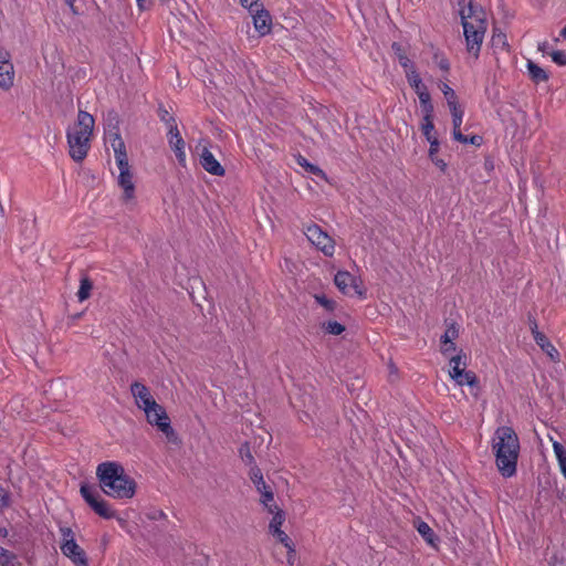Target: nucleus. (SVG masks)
I'll list each match as a JSON object with an SVG mask.
<instances>
[{"instance_id": "16", "label": "nucleus", "mask_w": 566, "mask_h": 566, "mask_svg": "<svg viewBox=\"0 0 566 566\" xmlns=\"http://www.w3.org/2000/svg\"><path fill=\"white\" fill-rule=\"evenodd\" d=\"M200 165L207 172L213 176L222 177L226 174L224 168L206 147L202 149L200 155Z\"/></svg>"}, {"instance_id": "47", "label": "nucleus", "mask_w": 566, "mask_h": 566, "mask_svg": "<svg viewBox=\"0 0 566 566\" xmlns=\"http://www.w3.org/2000/svg\"><path fill=\"white\" fill-rule=\"evenodd\" d=\"M431 161L441 170V171H446L447 169V163L439 158L438 156H434V159H431Z\"/></svg>"}, {"instance_id": "33", "label": "nucleus", "mask_w": 566, "mask_h": 566, "mask_svg": "<svg viewBox=\"0 0 566 566\" xmlns=\"http://www.w3.org/2000/svg\"><path fill=\"white\" fill-rule=\"evenodd\" d=\"M158 116L159 119L165 123L168 129L172 128V126H177L176 118L170 115V113L163 105L158 107Z\"/></svg>"}, {"instance_id": "35", "label": "nucleus", "mask_w": 566, "mask_h": 566, "mask_svg": "<svg viewBox=\"0 0 566 566\" xmlns=\"http://www.w3.org/2000/svg\"><path fill=\"white\" fill-rule=\"evenodd\" d=\"M323 328L331 335H339L345 331V326L336 321H328L324 323Z\"/></svg>"}, {"instance_id": "54", "label": "nucleus", "mask_w": 566, "mask_h": 566, "mask_svg": "<svg viewBox=\"0 0 566 566\" xmlns=\"http://www.w3.org/2000/svg\"><path fill=\"white\" fill-rule=\"evenodd\" d=\"M559 468L564 476L566 478V459L558 461Z\"/></svg>"}, {"instance_id": "32", "label": "nucleus", "mask_w": 566, "mask_h": 566, "mask_svg": "<svg viewBox=\"0 0 566 566\" xmlns=\"http://www.w3.org/2000/svg\"><path fill=\"white\" fill-rule=\"evenodd\" d=\"M0 565L1 566H17V556L0 546Z\"/></svg>"}, {"instance_id": "17", "label": "nucleus", "mask_w": 566, "mask_h": 566, "mask_svg": "<svg viewBox=\"0 0 566 566\" xmlns=\"http://www.w3.org/2000/svg\"><path fill=\"white\" fill-rule=\"evenodd\" d=\"M536 345L549 357L552 361H559L560 355L548 337L542 332H536L534 338Z\"/></svg>"}, {"instance_id": "26", "label": "nucleus", "mask_w": 566, "mask_h": 566, "mask_svg": "<svg viewBox=\"0 0 566 566\" xmlns=\"http://www.w3.org/2000/svg\"><path fill=\"white\" fill-rule=\"evenodd\" d=\"M417 531L428 544L434 545L437 537L433 530L429 526L428 523L419 521L417 523Z\"/></svg>"}, {"instance_id": "11", "label": "nucleus", "mask_w": 566, "mask_h": 566, "mask_svg": "<svg viewBox=\"0 0 566 566\" xmlns=\"http://www.w3.org/2000/svg\"><path fill=\"white\" fill-rule=\"evenodd\" d=\"M334 283L345 295L355 293L364 296V292L359 289V280L348 271H338L334 276Z\"/></svg>"}, {"instance_id": "57", "label": "nucleus", "mask_w": 566, "mask_h": 566, "mask_svg": "<svg viewBox=\"0 0 566 566\" xmlns=\"http://www.w3.org/2000/svg\"><path fill=\"white\" fill-rule=\"evenodd\" d=\"M560 35L566 40V25L560 31Z\"/></svg>"}, {"instance_id": "28", "label": "nucleus", "mask_w": 566, "mask_h": 566, "mask_svg": "<svg viewBox=\"0 0 566 566\" xmlns=\"http://www.w3.org/2000/svg\"><path fill=\"white\" fill-rule=\"evenodd\" d=\"M272 514H273V517H272V520L270 521V524H269V531H270L271 534L280 531L282 524L285 521V513H284L283 510L276 509V510H274V512Z\"/></svg>"}, {"instance_id": "41", "label": "nucleus", "mask_w": 566, "mask_h": 566, "mask_svg": "<svg viewBox=\"0 0 566 566\" xmlns=\"http://www.w3.org/2000/svg\"><path fill=\"white\" fill-rule=\"evenodd\" d=\"M553 450L557 458V461H560V459H563V460L566 459V450L559 442L553 443Z\"/></svg>"}, {"instance_id": "25", "label": "nucleus", "mask_w": 566, "mask_h": 566, "mask_svg": "<svg viewBox=\"0 0 566 566\" xmlns=\"http://www.w3.org/2000/svg\"><path fill=\"white\" fill-rule=\"evenodd\" d=\"M459 386L478 387L479 380L476 375L471 370H462L461 375L451 377Z\"/></svg>"}, {"instance_id": "5", "label": "nucleus", "mask_w": 566, "mask_h": 566, "mask_svg": "<svg viewBox=\"0 0 566 566\" xmlns=\"http://www.w3.org/2000/svg\"><path fill=\"white\" fill-rule=\"evenodd\" d=\"M60 533L62 536L60 545L62 554L70 558L76 566H88L86 553L77 545L72 528L69 526H61Z\"/></svg>"}, {"instance_id": "10", "label": "nucleus", "mask_w": 566, "mask_h": 566, "mask_svg": "<svg viewBox=\"0 0 566 566\" xmlns=\"http://www.w3.org/2000/svg\"><path fill=\"white\" fill-rule=\"evenodd\" d=\"M405 75L410 87L415 91L419 98L420 107L426 108L433 106L428 87L423 84L416 67L405 73Z\"/></svg>"}, {"instance_id": "29", "label": "nucleus", "mask_w": 566, "mask_h": 566, "mask_svg": "<svg viewBox=\"0 0 566 566\" xmlns=\"http://www.w3.org/2000/svg\"><path fill=\"white\" fill-rule=\"evenodd\" d=\"M93 284L87 276H83L80 281V289L77 291V298L80 302L87 300L91 295Z\"/></svg>"}, {"instance_id": "38", "label": "nucleus", "mask_w": 566, "mask_h": 566, "mask_svg": "<svg viewBox=\"0 0 566 566\" xmlns=\"http://www.w3.org/2000/svg\"><path fill=\"white\" fill-rule=\"evenodd\" d=\"M240 454H241L242 460L247 464H249V465L254 464V458H253V455H252V453L250 451L249 444H244L243 447H241Z\"/></svg>"}, {"instance_id": "53", "label": "nucleus", "mask_w": 566, "mask_h": 566, "mask_svg": "<svg viewBox=\"0 0 566 566\" xmlns=\"http://www.w3.org/2000/svg\"><path fill=\"white\" fill-rule=\"evenodd\" d=\"M65 3L70 7L71 11L76 14L75 0H65Z\"/></svg>"}, {"instance_id": "45", "label": "nucleus", "mask_w": 566, "mask_h": 566, "mask_svg": "<svg viewBox=\"0 0 566 566\" xmlns=\"http://www.w3.org/2000/svg\"><path fill=\"white\" fill-rule=\"evenodd\" d=\"M441 91H442V93H443V95H444L446 99H448V98H453V97H455V96H457V95H455V92L453 91V88H451L447 83H443V84L441 85Z\"/></svg>"}, {"instance_id": "4", "label": "nucleus", "mask_w": 566, "mask_h": 566, "mask_svg": "<svg viewBox=\"0 0 566 566\" xmlns=\"http://www.w3.org/2000/svg\"><path fill=\"white\" fill-rule=\"evenodd\" d=\"M93 128L94 117L85 111H80L75 124L66 130L69 154L73 160L81 163L87 156Z\"/></svg>"}, {"instance_id": "34", "label": "nucleus", "mask_w": 566, "mask_h": 566, "mask_svg": "<svg viewBox=\"0 0 566 566\" xmlns=\"http://www.w3.org/2000/svg\"><path fill=\"white\" fill-rule=\"evenodd\" d=\"M459 336V328L455 323H451L447 326L444 334L441 336V343L453 342Z\"/></svg>"}, {"instance_id": "9", "label": "nucleus", "mask_w": 566, "mask_h": 566, "mask_svg": "<svg viewBox=\"0 0 566 566\" xmlns=\"http://www.w3.org/2000/svg\"><path fill=\"white\" fill-rule=\"evenodd\" d=\"M117 168L119 170V175L117 177V182L119 187L124 190L125 200H130L135 195V185L133 181V172L130 171L128 157H119L115 158Z\"/></svg>"}, {"instance_id": "44", "label": "nucleus", "mask_w": 566, "mask_h": 566, "mask_svg": "<svg viewBox=\"0 0 566 566\" xmlns=\"http://www.w3.org/2000/svg\"><path fill=\"white\" fill-rule=\"evenodd\" d=\"M10 504V499L8 492L0 484V509L8 507Z\"/></svg>"}, {"instance_id": "50", "label": "nucleus", "mask_w": 566, "mask_h": 566, "mask_svg": "<svg viewBox=\"0 0 566 566\" xmlns=\"http://www.w3.org/2000/svg\"><path fill=\"white\" fill-rule=\"evenodd\" d=\"M136 2H137L138 8L142 10L149 9L151 6L150 0H136Z\"/></svg>"}, {"instance_id": "15", "label": "nucleus", "mask_w": 566, "mask_h": 566, "mask_svg": "<svg viewBox=\"0 0 566 566\" xmlns=\"http://www.w3.org/2000/svg\"><path fill=\"white\" fill-rule=\"evenodd\" d=\"M253 25L256 32L260 35H266L271 32L272 28V19L270 13L264 9V7H260L258 10L253 11Z\"/></svg>"}, {"instance_id": "40", "label": "nucleus", "mask_w": 566, "mask_h": 566, "mask_svg": "<svg viewBox=\"0 0 566 566\" xmlns=\"http://www.w3.org/2000/svg\"><path fill=\"white\" fill-rule=\"evenodd\" d=\"M552 60L559 66L566 65V53L564 51H553L551 53Z\"/></svg>"}, {"instance_id": "8", "label": "nucleus", "mask_w": 566, "mask_h": 566, "mask_svg": "<svg viewBox=\"0 0 566 566\" xmlns=\"http://www.w3.org/2000/svg\"><path fill=\"white\" fill-rule=\"evenodd\" d=\"M304 234L308 241L322 251L326 256H333L335 252V241L328 235L327 232L317 224H310L306 227Z\"/></svg>"}, {"instance_id": "21", "label": "nucleus", "mask_w": 566, "mask_h": 566, "mask_svg": "<svg viewBox=\"0 0 566 566\" xmlns=\"http://www.w3.org/2000/svg\"><path fill=\"white\" fill-rule=\"evenodd\" d=\"M391 50L394 51L395 55L397 56L399 64L403 69L405 73H407L408 71L416 67L413 62L406 55L400 43L394 42L391 44Z\"/></svg>"}, {"instance_id": "18", "label": "nucleus", "mask_w": 566, "mask_h": 566, "mask_svg": "<svg viewBox=\"0 0 566 566\" xmlns=\"http://www.w3.org/2000/svg\"><path fill=\"white\" fill-rule=\"evenodd\" d=\"M421 112H422L421 130H422L424 138L427 139V142L436 139L437 136L433 134V130H434V125H433L434 108H433V106L421 108Z\"/></svg>"}, {"instance_id": "48", "label": "nucleus", "mask_w": 566, "mask_h": 566, "mask_svg": "<svg viewBox=\"0 0 566 566\" xmlns=\"http://www.w3.org/2000/svg\"><path fill=\"white\" fill-rule=\"evenodd\" d=\"M281 544L284 545V547L287 548L289 553H294L295 549H294V544L292 542V539L286 535L285 538L283 541H281Z\"/></svg>"}, {"instance_id": "52", "label": "nucleus", "mask_w": 566, "mask_h": 566, "mask_svg": "<svg viewBox=\"0 0 566 566\" xmlns=\"http://www.w3.org/2000/svg\"><path fill=\"white\" fill-rule=\"evenodd\" d=\"M272 535L281 543V541H283L287 534L284 531L280 530L273 533Z\"/></svg>"}, {"instance_id": "39", "label": "nucleus", "mask_w": 566, "mask_h": 566, "mask_svg": "<svg viewBox=\"0 0 566 566\" xmlns=\"http://www.w3.org/2000/svg\"><path fill=\"white\" fill-rule=\"evenodd\" d=\"M240 3L243 8L248 9L250 13L263 6L260 0H240Z\"/></svg>"}, {"instance_id": "1", "label": "nucleus", "mask_w": 566, "mask_h": 566, "mask_svg": "<svg viewBox=\"0 0 566 566\" xmlns=\"http://www.w3.org/2000/svg\"><path fill=\"white\" fill-rule=\"evenodd\" d=\"M520 439L512 427H499L492 438V451L500 474L507 479L516 474Z\"/></svg>"}, {"instance_id": "31", "label": "nucleus", "mask_w": 566, "mask_h": 566, "mask_svg": "<svg viewBox=\"0 0 566 566\" xmlns=\"http://www.w3.org/2000/svg\"><path fill=\"white\" fill-rule=\"evenodd\" d=\"M261 503L268 509L269 513H273L274 510L279 509L276 504H274V495L270 486H266V489H263V492H260Z\"/></svg>"}, {"instance_id": "27", "label": "nucleus", "mask_w": 566, "mask_h": 566, "mask_svg": "<svg viewBox=\"0 0 566 566\" xmlns=\"http://www.w3.org/2000/svg\"><path fill=\"white\" fill-rule=\"evenodd\" d=\"M452 136L455 140L462 143V144H470L474 146H481L483 138L480 135H472V136H465L461 133L460 129H457L455 132H452Z\"/></svg>"}, {"instance_id": "7", "label": "nucleus", "mask_w": 566, "mask_h": 566, "mask_svg": "<svg viewBox=\"0 0 566 566\" xmlns=\"http://www.w3.org/2000/svg\"><path fill=\"white\" fill-rule=\"evenodd\" d=\"M145 412L147 422L151 426L157 427L168 439L175 436V431L171 427L170 419L163 406L157 402L142 409Z\"/></svg>"}, {"instance_id": "20", "label": "nucleus", "mask_w": 566, "mask_h": 566, "mask_svg": "<svg viewBox=\"0 0 566 566\" xmlns=\"http://www.w3.org/2000/svg\"><path fill=\"white\" fill-rule=\"evenodd\" d=\"M449 365H450V370H449L450 377L461 375V371L464 370L467 367V355L463 354L462 350H460L459 354H457L450 358Z\"/></svg>"}, {"instance_id": "56", "label": "nucleus", "mask_w": 566, "mask_h": 566, "mask_svg": "<svg viewBox=\"0 0 566 566\" xmlns=\"http://www.w3.org/2000/svg\"><path fill=\"white\" fill-rule=\"evenodd\" d=\"M547 45H548V43H547V42L541 43V44L538 45V49H539L542 52H545V50H546V46H547Z\"/></svg>"}, {"instance_id": "6", "label": "nucleus", "mask_w": 566, "mask_h": 566, "mask_svg": "<svg viewBox=\"0 0 566 566\" xmlns=\"http://www.w3.org/2000/svg\"><path fill=\"white\" fill-rule=\"evenodd\" d=\"M80 492L84 501L97 515L106 520L115 516V512L108 506L107 502L101 497L95 486L84 483L81 485Z\"/></svg>"}, {"instance_id": "3", "label": "nucleus", "mask_w": 566, "mask_h": 566, "mask_svg": "<svg viewBox=\"0 0 566 566\" xmlns=\"http://www.w3.org/2000/svg\"><path fill=\"white\" fill-rule=\"evenodd\" d=\"M458 4L467 49L478 57L486 31L485 12L472 0H459Z\"/></svg>"}, {"instance_id": "37", "label": "nucleus", "mask_w": 566, "mask_h": 566, "mask_svg": "<svg viewBox=\"0 0 566 566\" xmlns=\"http://www.w3.org/2000/svg\"><path fill=\"white\" fill-rule=\"evenodd\" d=\"M450 113L452 116V125H453L452 132H455L457 129H460V127L462 125L464 113H463L462 108H459L457 111H451Z\"/></svg>"}, {"instance_id": "43", "label": "nucleus", "mask_w": 566, "mask_h": 566, "mask_svg": "<svg viewBox=\"0 0 566 566\" xmlns=\"http://www.w3.org/2000/svg\"><path fill=\"white\" fill-rule=\"evenodd\" d=\"M457 352V345L454 342L450 343H441V353L444 356H448L451 353Z\"/></svg>"}, {"instance_id": "19", "label": "nucleus", "mask_w": 566, "mask_h": 566, "mask_svg": "<svg viewBox=\"0 0 566 566\" xmlns=\"http://www.w3.org/2000/svg\"><path fill=\"white\" fill-rule=\"evenodd\" d=\"M449 365H450V370H449L450 377L461 375V371L464 370L467 367V355L463 354L462 350H460L459 354H457L450 358Z\"/></svg>"}, {"instance_id": "51", "label": "nucleus", "mask_w": 566, "mask_h": 566, "mask_svg": "<svg viewBox=\"0 0 566 566\" xmlns=\"http://www.w3.org/2000/svg\"><path fill=\"white\" fill-rule=\"evenodd\" d=\"M530 327H531L533 338H535L536 332H539V331H538L537 322L534 318L530 319Z\"/></svg>"}, {"instance_id": "14", "label": "nucleus", "mask_w": 566, "mask_h": 566, "mask_svg": "<svg viewBox=\"0 0 566 566\" xmlns=\"http://www.w3.org/2000/svg\"><path fill=\"white\" fill-rule=\"evenodd\" d=\"M105 142L112 147L115 158L127 156L126 146L117 126L105 130Z\"/></svg>"}, {"instance_id": "55", "label": "nucleus", "mask_w": 566, "mask_h": 566, "mask_svg": "<svg viewBox=\"0 0 566 566\" xmlns=\"http://www.w3.org/2000/svg\"><path fill=\"white\" fill-rule=\"evenodd\" d=\"M9 534L8 530L6 527H0V536L7 537Z\"/></svg>"}, {"instance_id": "12", "label": "nucleus", "mask_w": 566, "mask_h": 566, "mask_svg": "<svg viewBox=\"0 0 566 566\" xmlns=\"http://www.w3.org/2000/svg\"><path fill=\"white\" fill-rule=\"evenodd\" d=\"M167 136H168L169 146L174 150L178 163L181 166H186V151H185L186 144L179 133L178 126H172V128L168 129Z\"/></svg>"}, {"instance_id": "59", "label": "nucleus", "mask_w": 566, "mask_h": 566, "mask_svg": "<svg viewBox=\"0 0 566 566\" xmlns=\"http://www.w3.org/2000/svg\"><path fill=\"white\" fill-rule=\"evenodd\" d=\"M441 67L448 69V65H446V63H442Z\"/></svg>"}, {"instance_id": "13", "label": "nucleus", "mask_w": 566, "mask_h": 566, "mask_svg": "<svg viewBox=\"0 0 566 566\" xmlns=\"http://www.w3.org/2000/svg\"><path fill=\"white\" fill-rule=\"evenodd\" d=\"M130 392L135 399L136 406L139 409L147 408L156 402L155 398L150 394L149 388L139 381H134L130 385Z\"/></svg>"}, {"instance_id": "36", "label": "nucleus", "mask_w": 566, "mask_h": 566, "mask_svg": "<svg viewBox=\"0 0 566 566\" xmlns=\"http://www.w3.org/2000/svg\"><path fill=\"white\" fill-rule=\"evenodd\" d=\"M315 301L323 306L327 312H334L336 308V302L328 298L324 294H315L314 295Z\"/></svg>"}, {"instance_id": "23", "label": "nucleus", "mask_w": 566, "mask_h": 566, "mask_svg": "<svg viewBox=\"0 0 566 566\" xmlns=\"http://www.w3.org/2000/svg\"><path fill=\"white\" fill-rule=\"evenodd\" d=\"M14 71L12 64L0 65V87L9 90L13 85Z\"/></svg>"}, {"instance_id": "58", "label": "nucleus", "mask_w": 566, "mask_h": 566, "mask_svg": "<svg viewBox=\"0 0 566 566\" xmlns=\"http://www.w3.org/2000/svg\"><path fill=\"white\" fill-rule=\"evenodd\" d=\"M441 67L448 69V65H446V63H442Z\"/></svg>"}, {"instance_id": "22", "label": "nucleus", "mask_w": 566, "mask_h": 566, "mask_svg": "<svg viewBox=\"0 0 566 566\" xmlns=\"http://www.w3.org/2000/svg\"><path fill=\"white\" fill-rule=\"evenodd\" d=\"M296 163L302 167L304 168L308 174H312L318 178H321L322 180H325V181H328V178H327V175L325 174L324 170H322L318 166L310 163L305 157H303L302 155H298L296 157Z\"/></svg>"}, {"instance_id": "30", "label": "nucleus", "mask_w": 566, "mask_h": 566, "mask_svg": "<svg viewBox=\"0 0 566 566\" xmlns=\"http://www.w3.org/2000/svg\"><path fill=\"white\" fill-rule=\"evenodd\" d=\"M250 479L252 480V482L254 483V485L259 492H263V489H266L268 485L263 479V474L256 465H253L251 468Z\"/></svg>"}, {"instance_id": "24", "label": "nucleus", "mask_w": 566, "mask_h": 566, "mask_svg": "<svg viewBox=\"0 0 566 566\" xmlns=\"http://www.w3.org/2000/svg\"><path fill=\"white\" fill-rule=\"evenodd\" d=\"M527 71L531 80L535 83H542L548 80V74L544 69L534 63L533 61H527Z\"/></svg>"}, {"instance_id": "49", "label": "nucleus", "mask_w": 566, "mask_h": 566, "mask_svg": "<svg viewBox=\"0 0 566 566\" xmlns=\"http://www.w3.org/2000/svg\"><path fill=\"white\" fill-rule=\"evenodd\" d=\"M447 103H448L450 112L451 111H457V109L461 108L459 103H458L457 96L453 97V98H448Z\"/></svg>"}, {"instance_id": "46", "label": "nucleus", "mask_w": 566, "mask_h": 566, "mask_svg": "<svg viewBox=\"0 0 566 566\" xmlns=\"http://www.w3.org/2000/svg\"><path fill=\"white\" fill-rule=\"evenodd\" d=\"M12 64L10 62V54L6 50H0V65Z\"/></svg>"}, {"instance_id": "2", "label": "nucleus", "mask_w": 566, "mask_h": 566, "mask_svg": "<svg viewBox=\"0 0 566 566\" xmlns=\"http://www.w3.org/2000/svg\"><path fill=\"white\" fill-rule=\"evenodd\" d=\"M96 476L102 491L113 499H132L136 493V482L126 474L124 467L118 462L99 463Z\"/></svg>"}, {"instance_id": "42", "label": "nucleus", "mask_w": 566, "mask_h": 566, "mask_svg": "<svg viewBox=\"0 0 566 566\" xmlns=\"http://www.w3.org/2000/svg\"><path fill=\"white\" fill-rule=\"evenodd\" d=\"M430 144V147H429V158L430 159H434V156H437L438 151H439V147H440V143H439V139L436 138V139H432L430 142H428Z\"/></svg>"}]
</instances>
